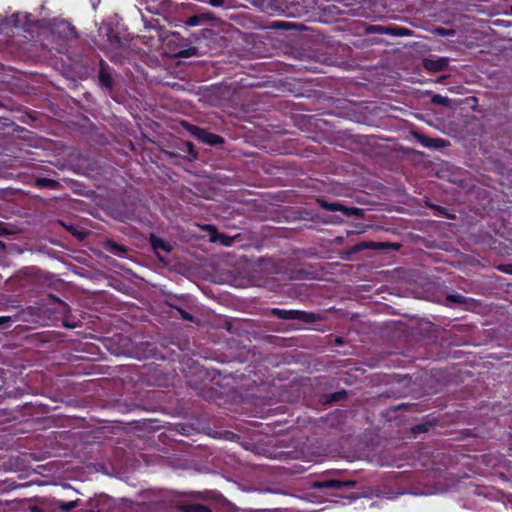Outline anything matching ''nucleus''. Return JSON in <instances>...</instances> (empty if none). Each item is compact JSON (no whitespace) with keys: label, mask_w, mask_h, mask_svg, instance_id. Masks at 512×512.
<instances>
[{"label":"nucleus","mask_w":512,"mask_h":512,"mask_svg":"<svg viewBox=\"0 0 512 512\" xmlns=\"http://www.w3.org/2000/svg\"><path fill=\"white\" fill-rule=\"evenodd\" d=\"M99 33H100V35L107 37V41H108V43L110 45V49H111V51L109 53L111 54L112 59H116V55L112 54L113 53L112 49L125 51V49H126L125 44L120 40V38L116 34L112 33V31L108 25H102L99 28Z\"/></svg>","instance_id":"nucleus-1"},{"label":"nucleus","mask_w":512,"mask_h":512,"mask_svg":"<svg viewBox=\"0 0 512 512\" xmlns=\"http://www.w3.org/2000/svg\"><path fill=\"white\" fill-rule=\"evenodd\" d=\"M276 314L283 319H299L302 321H314L315 317L312 314L299 311V310H275Z\"/></svg>","instance_id":"nucleus-2"},{"label":"nucleus","mask_w":512,"mask_h":512,"mask_svg":"<svg viewBox=\"0 0 512 512\" xmlns=\"http://www.w3.org/2000/svg\"><path fill=\"white\" fill-rule=\"evenodd\" d=\"M448 66V59L440 57L436 59H426L424 61V67L426 70L431 72H439L444 70Z\"/></svg>","instance_id":"nucleus-3"},{"label":"nucleus","mask_w":512,"mask_h":512,"mask_svg":"<svg viewBox=\"0 0 512 512\" xmlns=\"http://www.w3.org/2000/svg\"><path fill=\"white\" fill-rule=\"evenodd\" d=\"M320 205L330 211H342L345 215H357L359 212V209L357 208H346L339 203L320 201Z\"/></svg>","instance_id":"nucleus-4"},{"label":"nucleus","mask_w":512,"mask_h":512,"mask_svg":"<svg viewBox=\"0 0 512 512\" xmlns=\"http://www.w3.org/2000/svg\"><path fill=\"white\" fill-rule=\"evenodd\" d=\"M193 133L196 134L199 138H201L204 142H207L212 145L222 142L221 137H219L218 135L207 133L206 131L197 127L193 128Z\"/></svg>","instance_id":"nucleus-5"},{"label":"nucleus","mask_w":512,"mask_h":512,"mask_svg":"<svg viewBox=\"0 0 512 512\" xmlns=\"http://www.w3.org/2000/svg\"><path fill=\"white\" fill-rule=\"evenodd\" d=\"M148 32L149 35H143L142 38L144 40H147L145 41L146 44H148L152 48H157L159 41L161 39V33L156 29L149 30Z\"/></svg>","instance_id":"nucleus-6"},{"label":"nucleus","mask_w":512,"mask_h":512,"mask_svg":"<svg viewBox=\"0 0 512 512\" xmlns=\"http://www.w3.org/2000/svg\"><path fill=\"white\" fill-rule=\"evenodd\" d=\"M416 137L418 141L425 147H441L444 142L442 139H429L422 135H417Z\"/></svg>","instance_id":"nucleus-7"},{"label":"nucleus","mask_w":512,"mask_h":512,"mask_svg":"<svg viewBox=\"0 0 512 512\" xmlns=\"http://www.w3.org/2000/svg\"><path fill=\"white\" fill-rule=\"evenodd\" d=\"M211 240L213 242H220L224 246H231L234 241V238L221 234H216L211 237Z\"/></svg>","instance_id":"nucleus-8"},{"label":"nucleus","mask_w":512,"mask_h":512,"mask_svg":"<svg viewBox=\"0 0 512 512\" xmlns=\"http://www.w3.org/2000/svg\"><path fill=\"white\" fill-rule=\"evenodd\" d=\"M184 512H211L210 509L201 504H191L183 507Z\"/></svg>","instance_id":"nucleus-9"},{"label":"nucleus","mask_w":512,"mask_h":512,"mask_svg":"<svg viewBox=\"0 0 512 512\" xmlns=\"http://www.w3.org/2000/svg\"><path fill=\"white\" fill-rule=\"evenodd\" d=\"M209 17L207 15H195V16H192L190 17L187 21H186V24L188 26H198L200 25L204 20L208 19Z\"/></svg>","instance_id":"nucleus-10"},{"label":"nucleus","mask_w":512,"mask_h":512,"mask_svg":"<svg viewBox=\"0 0 512 512\" xmlns=\"http://www.w3.org/2000/svg\"><path fill=\"white\" fill-rule=\"evenodd\" d=\"M342 482L340 481H336V480H329V481H324V482H320V483H317V487L319 488H338L340 486H342Z\"/></svg>","instance_id":"nucleus-11"},{"label":"nucleus","mask_w":512,"mask_h":512,"mask_svg":"<svg viewBox=\"0 0 512 512\" xmlns=\"http://www.w3.org/2000/svg\"><path fill=\"white\" fill-rule=\"evenodd\" d=\"M99 79H100V82L107 86V87H110L111 86V77L109 74H107L106 72H104L103 70L100 72V75H99Z\"/></svg>","instance_id":"nucleus-12"},{"label":"nucleus","mask_w":512,"mask_h":512,"mask_svg":"<svg viewBox=\"0 0 512 512\" xmlns=\"http://www.w3.org/2000/svg\"><path fill=\"white\" fill-rule=\"evenodd\" d=\"M154 248L158 249L161 248L163 250L168 251L170 248L161 240H154L153 241Z\"/></svg>","instance_id":"nucleus-13"},{"label":"nucleus","mask_w":512,"mask_h":512,"mask_svg":"<svg viewBox=\"0 0 512 512\" xmlns=\"http://www.w3.org/2000/svg\"><path fill=\"white\" fill-rule=\"evenodd\" d=\"M432 100L434 103L443 104V105H445L448 101V99L446 97H443L441 95H435Z\"/></svg>","instance_id":"nucleus-14"},{"label":"nucleus","mask_w":512,"mask_h":512,"mask_svg":"<svg viewBox=\"0 0 512 512\" xmlns=\"http://www.w3.org/2000/svg\"><path fill=\"white\" fill-rule=\"evenodd\" d=\"M224 1L225 0H209V3L212 5V6H215V7H220L224 4Z\"/></svg>","instance_id":"nucleus-15"},{"label":"nucleus","mask_w":512,"mask_h":512,"mask_svg":"<svg viewBox=\"0 0 512 512\" xmlns=\"http://www.w3.org/2000/svg\"><path fill=\"white\" fill-rule=\"evenodd\" d=\"M179 312H180L181 317L183 319L188 320V321H192V316L189 313H187V312H185L183 310H180Z\"/></svg>","instance_id":"nucleus-16"},{"label":"nucleus","mask_w":512,"mask_h":512,"mask_svg":"<svg viewBox=\"0 0 512 512\" xmlns=\"http://www.w3.org/2000/svg\"><path fill=\"white\" fill-rule=\"evenodd\" d=\"M73 507H75V502H74V501L68 502V503H66V504H65V506H64V508H65V509H67V510H68V509H71V508H73Z\"/></svg>","instance_id":"nucleus-17"},{"label":"nucleus","mask_w":512,"mask_h":512,"mask_svg":"<svg viewBox=\"0 0 512 512\" xmlns=\"http://www.w3.org/2000/svg\"><path fill=\"white\" fill-rule=\"evenodd\" d=\"M90 2L92 4L93 8H96L99 5L100 0H90Z\"/></svg>","instance_id":"nucleus-18"},{"label":"nucleus","mask_w":512,"mask_h":512,"mask_svg":"<svg viewBox=\"0 0 512 512\" xmlns=\"http://www.w3.org/2000/svg\"><path fill=\"white\" fill-rule=\"evenodd\" d=\"M62 24L65 25V27L68 29V30H72V27L69 23L65 22V21H62Z\"/></svg>","instance_id":"nucleus-19"},{"label":"nucleus","mask_w":512,"mask_h":512,"mask_svg":"<svg viewBox=\"0 0 512 512\" xmlns=\"http://www.w3.org/2000/svg\"><path fill=\"white\" fill-rule=\"evenodd\" d=\"M437 31H438V33H439L440 35H448V34H449V33H447L444 29H438Z\"/></svg>","instance_id":"nucleus-20"},{"label":"nucleus","mask_w":512,"mask_h":512,"mask_svg":"<svg viewBox=\"0 0 512 512\" xmlns=\"http://www.w3.org/2000/svg\"><path fill=\"white\" fill-rule=\"evenodd\" d=\"M113 247H114V249L119 250L120 252H122V251H123L121 248H119V247H118V246H116V245H115V246H113Z\"/></svg>","instance_id":"nucleus-21"},{"label":"nucleus","mask_w":512,"mask_h":512,"mask_svg":"<svg viewBox=\"0 0 512 512\" xmlns=\"http://www.w3.org/2000/svg\"><path fill=\"white\" fill-rule=\"evenodd\" d=\"M510 10H511V13H512V5H511V8H510Z\"/></svg>","instance_id":"nucleus-22"}]
</instances>
